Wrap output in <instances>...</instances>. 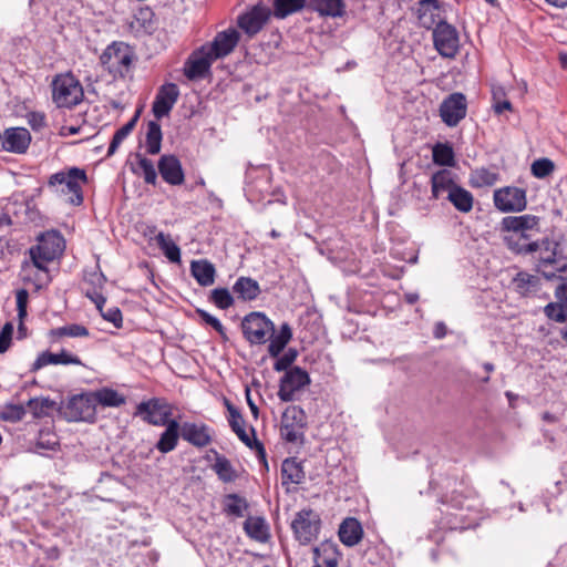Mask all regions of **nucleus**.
<instances>
[{"label":"nucleus","instance_id":"1","mask_svg":"<svg viewBox=\"0 0 567 567\" xmlns=\"http://www.w3.org/2000/svg\"><path fill=\"white\" fill-rule=\"evenodd\" d=\"M38 245L30 248V257L33 265L42 271H47V265L59 258L64 248L65 241L56 230H50L38 237Z\"/></svg>","mask_w":567,"mask_h":567},{"label":"nucleus","instance_id":"2","mask_svg":"<svg viewBox=\"0 0 567 567\" xmlns=\"http://www.w3.org/2000/svg\"><path fill=\"white\" fill-rule=\"evenodd\" d=\"M87 181L83 169L72 167L68 172H58L50 176L48 185L63 195L71 194L69 203L79 206L83 203L82 185Z\"/></svg>","mask_w":567,"mask_h":567},{"label":"nucleus","instance_id":"3","mask_svg":"<svg viewBox=\"0 0 567 567\" xmlns=\"http://www.w3.org/2000/svg\"><path fill=\"white\" fill-rule=\"evenodd\" d=\"M51 85L52 101L58 107L72 109L84 97L82 84L70 72L55 75Z\"/></svg>","mask_w":567,"mask_h":567},{"label":"nucleus","instance_id":"4","mask_svg":"<svg viewBox=\"0 0 567 567\" xmlns=\"http://www.w3.org/2000/svg\"><path fill=\"white\" fill-rule=\"evenodd\" d=\"M134 52L124 42H113L101 54L100 62L113 78H124L132 65Z\"/></svg>","mask_w":567,"mask_h":567},{"label":"nucleus","instance_id":"5","mask_svg":"<svg viewBox=\"0 0 567 567\" xmlns=\"http://www.w3.org/2000/svg\"><path fill=\"white\" fill-rule=\"evenodd\" d=\"M306 426L307 416L305 411L297 405H290L281 415L280 436L287 443L302 444Z\"/></svg>","mask_w":567,"mask_h":567},{"label":"nucleus","instance_id":"6","mask_svg":"<svg viewBox=\"0 0 567 567\" xmlns=\"http://www.w3.org/2000/svg\"><path fill=\"white\" fill-rule=\"evenodd\" d=\"M241 330L250 344H265L275 332V323L264 312L254 311L244 317Z\"/></svg>","mask_w":567,"mask_h":567},{"label":"nucleus","instance_id":"7","mask_svg":"<svg viewBox=\"0 0 567 567\" xmlns=\"http://www.w3.org/2000/svg\"><path fill=\"white\" fill-rule=\"evenodd\" d=\"M173 414L172 405L164 399L153 398L143 401L136 406L135 415L151 425L164 426L171 422Z\"/></svg>","mask_w":567,"mask_h":567},{"label":"nucleus","instance_id":"8","mask_svg":"<svg viewBox=\"0 0 567 567\" xmlns=\"http://www.w3.org/2000/svg\"><path fill=\"white\" fill-rule=\"evenodd\" d=\"M432 38L435 50L443 56L453 59L460 50V37L456 28L446 21L432 29Z\"/></svg>","mask_w":567,"mask_h":567},{"label":"nucleus","instance_id":"9","mask_svg":"<svg viewBox=\"0 0 567 567\" xmlns=\"http://www.w3.org/2000/svg\"><path fill=\"white\" fill-rule=\"evenodd\" d=\"M291 528L301 545L310 544L318 536L320 518L312 509H302L296 514Z\"/></svg>","mask_w":567,"mask_h":567},{"label":"nucleus","instance_id":"10","mask_svg":"<svg viewBox=\"0 0 567 567\" xmlns=\"http://www.w3.org/2000/svg\"><path fill=\"white\" fill-rule=\"evenodd\" d=\"M539 218L534 215L507 216L502 220V229L511 233L505 237L508 247L514 250L512 246L513 240L518 239L528 240L529 235L527 231L538 228Z\"/></svg>","mask_w":567,"mask_h":567},{"label":"nucleus","instance_id":"11","mask_svg":"<svg viewBox=\"0 0 567 567\" xmlns=\"http://www.w3.org/2000/svg\"><path fill=\"white\" fill-rule=\"evenodd\" d=\"M309 384L308 372L300 367H293L280 379L278 398L284 402H291L296 399V393Z\"/></svg>","mask_w":567,"mask_h":567},{"label":"nucleus","instance_id":"12","mask_svg":"<svg viewBox=\"0 0 567 567\" xmlns=\"http://www.w3.org/2000/svg\"><path fill=\"white\" fill-rule=\"evenodd\" d=\"M64 413L69 421H94L96 414L94 396L92 393L72 396L65 405Z\"/></svg>","mask_w":567,"mask_h":567},{"label":"nucleus","instance_id":"13","mask_svg":"<svg viewBox=\"0 0 567 567\" xmlns=\"http://www.w3.org/2000/svg\"><path fill=\"white\" fill-rule=\"evenodd\" d=\"M467 111L466 99L462 93H453L447 96L440 106V116L450 127L456 126Z\"/></svg>","mask_w":567,"mask_h":567},{"label":"nucleus","instance_id":"14","mask_svg":"<svg viewBox=\"0 0 567 567\" xmlns=\"http://www.w3.org/2000/svg\"><path fill=\"white\" fill-rule=\"evenodd\" d=\"M238 41V31L230 28L218 32L212 42L205 43L203 47L216 61L230 54L236 48Z\"/></svg>","mask_w":567,"mask_h":567},{"label":"nucleus","instance_id":"15","mask_svg":"<svg viewBox=\"0 0 567 567\" xmlns=\"http://www.w3.org/2000/svg\"><path fill=\"white\" fill-rule=\"evenodd\" d=\"M494 204L502 212H520L527 204L526 192L518 187L495 190Z\"/></svg>","mask_w":567,"mask_h":567},{"label":"nucleus","instance_id":"16","mask_svg":"<svg viewBox=\"0 0 567 567\" xmlns=\"http://www.w3.org/2000/svg\"><path fill=\"white\" fill-rule=\"evenodd\" d=\"M214 61V58H212L202 45L199 49L194 51L185 62L184 74L192 81L204 79L210 73V66Z\"/></svg>","mask_w":567,"mask_h":567},{"label":"nucleus","instance_id":"17","mask_svg":"<svg viewBox=\"0 0 567 567\" xmlns=\"http://www.w3.org/2000/svg\"><path fill=\"white\" fill-rule=\"evenodd\" d=\"M558 244L549 238L540 241H530L524 246H515L514 251L518 254L539 252L538 267H545L556 262Z\"/></svg>","mask_w":567,"mask_h":567},{"label":"nucleus","instance_id":"18","mask_svg":"<svg viewBox=\"0 0 567 567\" xmlns=\"http://www.w3.org/2000/svg\"><path fill=\"white\" fill-rule=\"evenodd\" d=\"M179 97L175 83H165L159 89L152 105L154 116L159 120L167 116Z\"/></svg>","mask_w":567,"mask_h":567},{"label":"nucleus","instance_id":"19","mask_svg":"<svg viewBox=\"0 0 567 567\" xmlns=\"http://www.w3.org/2000/svg\"><path fill=\"white\" fill-rule=\"evenodd\" d=\"M1 145L7 152L24 154L31 143V134L24 127H10L1 134Z\"/></svg>","mask_w":567,"mask_h":567},{"label":"nucleus","instance_id":"20","mask_svg":"<svg viewBox=\"0 0 567 567\" xmlns=\"http://www.w3.org/2000/svg\"><path fill=\"white\" fill-rule=\"evenodd\" d=\"M421 27L434 29L439 23L446 21L443 14V4L439 0H421L416 9Z\"/></svg>","mask_w":567,"mask_h":567},{"label":"nucleus","instance_id":"21","mask_svg":"<svg viewBox=\"0 0 567 567\" xmlns=\"http://www.w3.org/2000/svg\"><path fill=\"white\" fill-rule=\"evenodd\" d=\"M157 168L163 181L168 185L179 186L185 181L182 163L175 155L161 156Z\"/></svg>","mask_w":567,"mask_h":567},{"label":"nucleus","instance_id":"22","mask_svg":"<svg viewBox=\"0 0 567 567\" xmlns=\"http://www.w3.org/2000/svg\"><path fill=\"white\" fill-rule=\"evenodd\" d=\"M270 11L262 6H255L250 11L239 16L238 25L249 35L258 33L267 20L269 19Z\"/></svg>","mask_w":567,"mask_h":567},{"label":"nucleus","instance_id":"23","mask_svg":"<svg viewBox=\"0 0 567 567\" xmlns=\"http://www.w3.org/2000/svg\"><path fill=\"white\" fill-rule=\"evenodd\" d=\"M458 184L455 181V174L449 169H440L431 177V192L434 199L447 198Z\"/></svg>","mask_w":567,"mask_h":567},{"label":"nucleus","instance_id":"24","mask_svg":"<svg viewBox=\"0 0 567 567\" xmlns=\"http://www.w3.org/2000/svg\"><path fill=\"white\" fill-rule=\"evenodd\" d=\"M181 436L196 447H205L212 442L210 429L206 424L185 422L181 426Z\"/></svg>","mask_w":567,"mask_h":567},{"label":"nucleus","instance_id":"25","mask_svg":"<svg viewBox=\"0 0 567 567\" xmlns=\"http://www.w3.org/2000/svg\"><path fill=\"white\" fill-rule=\"evenodd\" d=\"M338 534L342 544L352 547L362 539L363 529L357 518L348 517L341 523Z\"/></svg>","mask_w":567,"mask_h":567},{"label":"nucleus","instance_id":"26","mask_svg":"<svg viewBox=\"0 0 567 567\" xmlns=\"http://www.w3.org/2000/svg\"><path fill=\"white\" fill-rule=\"evenodd\" d=\"M306 478V473L301 462L296 457H288L281 464V480L282 485L302 484Z\"/></svg>","mask_w":567,"mask_h":567},{"label":"nucleus","instance_id":"27","mask_svg":"<svg viewBox=\"0 0 567 567\" xmlns=\"http://www.w3.org/2000/svg\"><path fill=\"white\" fill-rule=\"evenodd\" d=\"M190 274L202 287H208L215 282L216 269L207 259L193 260L190 262Z\"/></svg>","mask_w":567,"mask_h":567},{"label":"nucleus","instance_id":"28","mask_svg":"<svg viewBox=\"0 0 567 567\" xmlns=\"http://www.w3.org/2000/svg\"><path fill=\"white\" fill-rule=\"evenodd\" d=\"M165 431L161 434L155 447L163 454L169 453L177 446L181 435V425L176 420H171Z\"/></svg>","mask_w":567,"mask_h":567},{"label":"nucleus","instance_id":"29","mask_svg":"<svg viewBox=\"0 0 567 567\" xmlns=\"http://www.w3.org/2000/svg\"><path fill=\"white\" fill-rule=\"evenodd\" d=\"M233 291L238 299L243 301H252L258 298L261 289L257 280L241 276L235 281Z\"/></svg>","mask_w":567,"mask_h":567},{"label":"nucleus","instance_id":"30","mask_svg":"<svg viewBox=\"0 0 567 567\" xmlns=\"http://www.w3.org/2000/svg\"><path fill=\"white\" fill-rule=\"evenodd\" d=\"M292 339V330L289 323L284 322L280 326L278 332H274V334H269V344H268V353L272 358H278L279 354L284 351L286 346Z\"/></svg>","mask_w":567,"mask_h":567},{"label":"nucleus","instance_id":"31","mask_svg":"<svg viewBox=\"0 0 567 567\" xmlns=\"http://www.w3.org/2000/svg\"><path fill=\"white\" fill-rule=\"evenodd\" d=\"M309 6L321 17L341 18L346 13L343 0H310Z\"/></svg>","mask_w":567,"mask_h":567},{"label":"nucleus","instance_id":"32","mask_svg":"<svg viewBox=\"0 0 567 567\" xmlns=\"http://www.w3.org/2000/svg\"><path fill=\"white\" fill-rule=\"evenodd\" d=\"M227 411H228V422L233 432L238 436V439L246 445L251 446V437L246 432L245 429V420L239 412L229 401H225Z\"/></svg>","mask_w":567,"mask_h":567},{"label":"nucleus","instance_id":"33","mask_svg":"<svg viewBox=\"0 0 567 567\" xmlns=\"http://www.w3.org/2000/svg\"><path fill=\"white\" fill-rule=\"evenodd\" d=\"M513 284L515 286V290L522 296L535 293L540 287V280L537 276L529 275L524 271L518 272L514 277Z\"/></svg>","mask_w":567,"mask_h":567},{"label":"nucleus","instance_id":"34","mask_svg":"<svg viewBox=\"0 0 567 567\" xmlns=\"http://www.w3.org/2000/svg\"><path fill=\"white\" fill-rule=\"evenodd\" d=\"M446 199L461 213H468L473 208L474 197L472 193L460 185L452 193H449Z\"/></svg>","mask_w":567,"mask_h":567},{"label":"nucleus","instance_id":"35","mask_svg":"<svg viewBox=\"0 0 567 567\" xmlns=\"http://www.w3.org/2000/svg\"><path fill=\"white\" fill-rule=\"evenodd\" d=\"M244 529L257 542H266L269 537L268 526L262 517H248L244 523Z\"/></svg>","mask_w":567,"mask_h":567},{"label":"nucleus","instance_id":"36","mask_svg":"<svg viewBox=\"0 0 567 567\" xmlns=\"http://www.w3.org/2000/svg\"><path fill=\"white\" fill-rule=\"evenodd\" d=\"M133 172L142 176L146 184L156 185L157 173L154 163L146 156L141 154L136 155V167L133 168Z\"/></svg>","mask_w":567,"mask_h":567},{"label":"nucleus","instance_id":"37","mask_svg":"<svg viewBox=\"0 0 567 567\" xmlns=\"http://www.w3.org/2000/svg\"><path fill=\"white\" fill-rule=\"evenodd\" d=\"M92 395L94 396L95 405L99 403L103 406L117 408L125 403V398L110 388L97 390Z\"/></svg>","mask_w":567,"mask_h":567},{"label":"nucleus","instance_id":"38","mask_svg":"<svg viewBox=\"0 0 567 567\" xmlns=\"http://www.w3.org/2000/svg\"><path fill=\"white\" fill-rule=\"evenodd\" d=\"M162 138L161 125L155 121H151L146 132V151L148 154L156 155L161 152Z\"/></svg>","mask_w":567,"mask_h":567},{"label":"nucleus","instance_id":"39","mask_svg":"<svg viewBox=\"0 0 567 567\" xmlns=\"http://www.w3.org/2000/svg\"><path fill=\"white\" fill-rule=\"evenodd\" d=\"M155 240L158 247L163 250L165 257L172 262L181 261V249L171 239L169 236L159 231L155 236Z\"/></svg>","mask_w":567,"mask_h":567},{"label":"nucleus","instance_id":"40","mask_svg":"<svg viewBox=\"0 0 567 567\" xmlns=\"http://www.w3.org/2000/svg\"><path fill=\"white\" fill-rule=\"evenodd\" d=\"M307 0H274V14L284 19L305 8Z\"/></svg>","mask_w":567,"mask_h":567},{"label":"nucleus","instance_id":"41","mask_svg":"<svg viewBox=\"0 0 567 567\" xmlns=\"http://www.w3.org/2000/svg\"><path fill=\"white\" fill-rule=\"evenodd\" d=\"M433 162L441 166H454L455 156L452 146L447 143H437L432 151Z\"/></svg>","mask_w":567,"mask_h":567},{"label":"nucleus","instance_id":"42","mask_svg":"<svg viewBox=\"0 0 567 567\" xmlns=\"http://www.w3.org/2000/svg\"><path fill=\"white\" fill-rule=\"evenodd\" d=\"M213 470L217 474L218 478L225 483L234 482L237 478L235 468L225 456L217 455Z\"/></svg>","mask_w":567,"mask_h":567},{"label":"nucleus","instance_id":"43","mask_svg":"<svg viewBox=\"0 0 567 567\" xmlns=\"http://www.w3.org/2000/svg\"><path fill=\"white\" fill-rule=\"evenodd\" d=\"M137 117H138V113H136L135 116L131 121H128L126 124H124L121 128H118L114 133L112 141L110 143L109 150H107L109 156L113 155L117 151V148L122 144V142L133 131V128L136 124Z\"/></svg>","mask_w":567,"mask_h":567},{"label":"nucleus","instance_id":"44","mask_svg":"<svg viewBox=\"0 0 567 567\" xmlns=\"http://www.w3.org/2000/svg\"><path fill=\"white\" fill-rule=\"evenodd\" d=\"M247 508H248V503L244 497H241L237 494H228L225 497L224 511L228 515H233L236 517H243L244 513H245V511H247Z\"/></svg>","mask_w":567,"mask_h":567},{"label":"nucleus","instance_id":"45","mask_svg":"<svg viewBox=\"0 0 567 567\" xmlns=\"http://www.w3.org/2000/svg\"><path fill=\"white\" fill-rule=\"evenodd\" d=\"M90 334L86 327L79 324V323H72L69 326H63L55 328L51 330V336L61 338V337H72V338H79V337H87Z\"/></svg>","mask_w":567,"mask_h":567},{"label":"nucleus","instance_id":"46","mask_svg":"<svg viewBox=\"0 0 567 567\" xmlns=\"http://www.w3.org/2000/svg\"><path fill=\"white\" fill-rule=\"evenodd\" d=\"M209 300L219 309L226 310L234 305V298L227 288H215L210 291Z\"/></svg>","mask_w":567,"mask_h":567},{"label":"nucleus","instance_id":"47","mask_svg":"<svg viewBox=\"0 0 567 567\" xmlns=\"http://www.w3.org/2000/svg\"><path fill=\"white\" fill-rule=\"evenodd\" d=\"M505 90L501 85H494L492 89L493 109L496 114H502L504 111L512 110V103L505 99Z\"/></svg>","mask_w":567,"mask_h":567},{"label":"nucleus","instance_id":"48","mask_svg":"<svg viewBox=\"0 0 567 567\" xmlns=\"http://www.w3.org/2000/svg\"><path fill=\"white\" fill-rule=\"evenodd\" d=\"M545 315L556 322H567V306L563 302H550L544 309Z\"/></svg>","mask_w":567,"mask_h":567},{"label":"nucleus","instance_id":"49","mask_svg":"<svg viewBox=\"0 0 567 567\" xmlns=\"http://www.w3.org/2000/svg\"><path fill=\"white\" fill-rule=\"evenodd\" d=\"M532 174L537 178H545L549 176L554 169V162L549 158H539L532 164Z\"/></svg>","mask_w":567,"mask_h":567},{"label":"nucleus","instance_id":"50","mask_svg":"<svg viewBox=\"0 0 567 567\" xmlns=\"http://www.w3.org/2000/svg\"><path fill=\"white\" fill-rule=\"evenodd\" d=\"M25 414V410L22 405L8 404L0 412V417L3 421L18 422L22 420Z\"/></svg>","mask_w":567,"mask_h":567},{"label":"nucleus","instance_id":"51","mask_svg":"<svg viewBox=\"0 0 567 567\" xmlns=\"http://www.w3.org/2000/svg\"><path fill=\"white\" fill-rule=\"evenodd\" d=\"M38 450L55 451L59 447V441L55 434L41 431L35 443Z\"/></svg>","mask_w":567,"mask_h":567},{"label":"nucleus","instance_id":"52","mask_svg":"<svg viewBox=\"0 0 567 567\" xmlns=\"http://www.w3.org/2000/svg\"><path fill=\"white\" fill-rule=\"evenodd\" d=\"M298 351L293 348H289L281 357L277 359L274 364V369L277 372L288 371L289 367L296 361Z\"/></svg>","mask_w":567,"mask_h":567},{"label":"nucleus","instance_id":"53","mask_svg":"<svg viewBox=\"0 0 567 567\" xmlns=\"http://www.w3.org/2000/svg\"><path fill=\"white\" fill-rule=\"evenodd\" d=\"M53 364H63V365H69V364H75V365H83L81 359L75 355V354H72L71 352L66 351V350H61L59 353H53Z\"/></svg>","mask_w":567,"mask_h":567},{"label":"nucleus","instance_id":"54","mask_svg":"<svg viewBox=\"0 0 567 567\" xmlns=\"http://www.w3.org/2000/svg\"><path fill=\"white\" fill-rule=\"evenodd\" d=\"M318 548L320 549V563L322 567H337L338 559L336 550L329 545H323Z\"/></svg>","mask_w":567,"mask_h":567},{"label":"nucleus","instance_id":"55","mask_svg":"<svg viewBox=\"0 0 567 567\" xmlns=\"http://www.w3.org/2000/svg\"><path fill=\"white\" fill-rule=\"evenodd\" d=\"M196 312L200 317V319L205 323L213 327L220 334V337L226 338V330L221 322L216 317L212 316L210 313L203 309H197Z\"/></svg>","mask_w":567,"mask_h":567},{"label":"nucleus","instance_id":"56","mask_svg":"<svg viewBox=\"0 0 567 567\" xmlns=\"http://www.w3.org/2000/svg\"><path fill=\"white\" fill-rule=\"evenodd\" d=\"M13 333V326L11 322H7L0 330V353L8 351L11 344Z\"/></svg>","mask_w":567,"mask_h":567},{"label":"nucleus","instance_id":"57","mask_svg":"<svg viewBox=\"0 0 567 567\" xmlns=\"http://www.w3.org/2000/svg\"><path fill=\"white\" fill-rule=\"evenodd\" d=\"M53 353L50 352V351H43L42 353H40L38 355V358L35 359V361L33 362L30 371L31 372H35L49 364H53Z\"/></svg>","mask_w":567,"mask_h":567},{"label":"nucleus","instance_id":"58","mask_svg":"<svg viewBox=\"0 0 567 567\" xmlns=\"http://www.w3.org/2000/svg\"><path fill=\"white\" fill-rule=\"evenodd\" d=\"M28 297L29 295L25 289H20L17 291V309L20 320L27 316Z\"/></svg>","mask_w":567,"mask_h":567},{"label":"nucleus","instance_id":"59","mask_svg":"<svg viewBox=\"0 0 567 567\" xmlns=\"http://www.w3.org/2000/svg\"><path fill=\"white\" fill-rule=\"evenodd\" d=\"M103 318L110 322H112L116 328L122 327V312L118 308L113 307L110 308L106 312L102 313Z\"/></svg>","mask_w":567,"mask_h":567},{"label":"nucleus","instance_id":"60","mask_svg":"<svg viewBox=\"0 0 567 567\" xmlns=\"http://www.w3.org/2000/svg\"><path fill=\"white\" fill-rule=\"evenodd\" d=\"M252 436H255V430L254 427L250 429ZM249 449L256 450L258 458L267 466V460H266V450L261 442H259L256 437L251 439V446H248Z\"/></svg>","mask_w":567,"mask_h":567},{"label":"nucleus","instance_id":"61","mask_svg":"<svg viewBox=\"0 0 567 567\" xmlns=\"http://www.w3.org/2000/svg\"><path fill=\"white\" fill-rule=\"evenodd\" d=\"M476 175L480 178V181L483 184H486V185H492L495 182V179H496V175L491 173V172H488L485 168H482V169L477 171Z\"/></svg>","mask_w":567,"mask_h":567},{"label":"nucleus","instance_id":"62","mask_svg":"<svg viewBox=\"0 0 567 567\" xmlns=\"http://www.w3.org/2000/svg\"><path fill=\"white\" fill-rule=\"evenodd\" d=\"M28 406L30 409H32L34 411V413H37L38 409H43V408H48L49 406V400L48 399H43V400H39V399H30L28 401Z\"/></svg>","mask_w":567,"mask_h":567},{"label":"nucleus","instance_id":"63","mask_svg":"<svg viewBox=\"0 0 567 567\" xmlns=\"http://www.w3.org/2000/svg\"><path fill=\"white\" fill-rule=\"evenodd\" d=\"M29 123L33 128H40L45 124V117L42 114L32 113Z\"/></svg>","mask_w":567,"mask_h":567},{"label":"nucleus","instance_id":"64","mask_svg":"<svg viewBox=\"0 0 567 567\" xmlns=\"http://www.w3.org/2000/svg\"><path fill=\"white\" fill-rule=\"evenodd\" d=\"M555 297L567 306V282L559 285L555 290Z\"/></svg>","mask_w":567,"mask_h":567}]
</instances>
